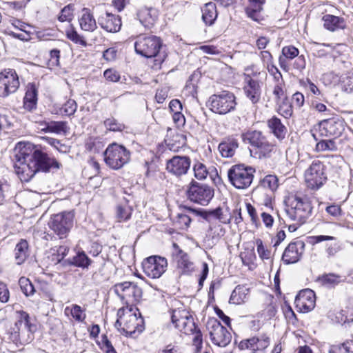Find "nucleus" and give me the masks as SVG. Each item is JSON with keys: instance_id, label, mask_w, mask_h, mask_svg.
<instances>
[{"instance_id": "nucleus-41", "label": "nucleus", "mask_w": 353, "mask_h": 353, "mask_svg": "<svg viewBox=\"0 0 353 353\" xmlns=\"http://www.w3.org/2000/svg\"><path fill=\"white\" fill-rule=\"evenodd\" d=\"M132 209L128 205H117L116 217L119 222L127 221L132 215Z\"/></svg>"}, {"instance_id": "nucleus-51", "label": "nucleus", "mask_w": 353, "mask_h": 353, "mask_svg": "<svg viewBox=\"0 0 353 353\" xmlns=\"http://www.w3.org/2000/svg\"><path fill=\"white\" fill-rule=\"evenodd\" d=\"M67 38L77 44L83 46H86V42L82 37H81L76 30L70 29L66 31Z\"/></svg>"}, {"instance_id": "nucleus-48", "label": "nucleus", "mask_w": 353, "mask_h": 353, "mask_svg": "<svg viewBox=\"0 0 353 353\" xmlns=\"http://www.w3.org/2000/svg\"><path fill=\"white\" fill-rule=\"evenodd\" d=\"M246 210L249 216L250 217L252 224L256 228H258L261 225L260 219L258 216L256 210L254 206H252L250 203H245Z\"/></svg>"}, {"instance_id": "nucleus-17", "label": "nucleus", "mask_w": 353, "mask_h": 353, "mask_svg": "<svg viewBox=\"0 0 353 353\" xmlns=\"http://www.w3.org/2000/svg\"><path fill=\"white\" fill-rule=\"evenodd\" d=\"M299 312L305 313L312 310L316 304V296L313 290L305 289L301 290L294 301Z\"/></svg>"}, {"instance_id": "nucleus-46", "label": "nucleus", "mask_w": 353, "mask_h": 353, "mask_svg": "<svg viewBox=\"0 0 353 353\" xmlns=\"http://www.w3.org/2000/svg\"><path fill=\"white\" fill-rule=\"evenodd\" d=\"M77 109V103L73 99H68L61 108V112L66 116L73 115Z\"/></svg>"}, {"instance_id": "nucleus-32", "label": "nucleus", "mask_w": 353, "mask_h": 353, "mask_svg": "<svg viewBox=\"0 0 353 353\" xmlns=\"http://www.w3.org/2000/svg\"><path fill=\"white\" fill-rule=\"evenodd\" d=\"M267 125L271 132L279 139H283L286 134L287 129L278 117L273 116L267 121Z\"/></svg>"}, {"instance_id": "nucleus-53", "label": "nucleus", "mask_w": 353, "mask_h": 353, "mask_svg": "<svg viewBox=\"0 0 353 353\" xmlns=\"http://www.w3.org/2000/svg\"><path fill=\"white\" fill-rule=\"evenodd\" d=\"M259 74H260L259 69L254 64H252L244 68V80H248L250 78L258 79Z\"/></svg>"}, {"instance_id": "nucleus-23", "label": "nucleus", "mask_w": 353, "mask_h": 353, "mask_svg": "<svg viewBox=\"0 0 353 353\" xmlns=\"http://www.w3.org/2000/svg\"><path fill=\"white\" fill-rule=\"evenodd\" d=\"M247 85L244 86V92L246 97L253 104L259 102L261 99V88L258 79H249L244 80Z\"/></svg>"}, {"instance_id": "nucleus-25", "label": "nucleus", "mask_w": 353, "mask_h": 353, "mask_svg": "<svg viewBox=\"0 0 353 353\" xmlns=\"http://www.w3.org/2000/svg\"><path fill=\"white\" fill-rule=\"evenodd\" d=\"M37 88L34 83H29L27 85V90L23 98V108L32 111L37 108Z\"/></svg>"}, {"instance_id": "nucleus-24", "label": "nucleus", "mask_w": 353, "mask_h": 353, "mask_svg": "<svg viewBox=\"0 0 353 353\" xmlns=\"http://www.w3.org/2000/svg\"><path fill=\"white\" fill-rule=\"evenodd\" d=\"M137 19L146 28H150L157 19L158 12L152 8H142L137 13Z\"/></svg>"}, {"instance_id": "nucleus-34", "label": "nucleus", "mask_w": 353, "mask_h": 353, "mask_svg": "<svg viewBox=\"0 0 353 353\" xmlns=\"http://www.w3.org/2000/svg\"><path fill=\"white\" fill-rule=\"evenodd\" d=\"M201 12L203 22L208 26L212 25L217 17L215 3L212 2L205 3Z\"/></svg>"}, {"instance_id": "nucleus-62", "label": "nucleus", "mask_w": 353, "mask_h": 353, "mask_svg": "<svg viewBox=\"0 0 353 353\" xmlns=\"http://www.w3.org/2000/svg\"><path fill=\"white\" fill-rule=\"evenodd\" d=\"M284 85H275L273 89V94L275 97L276 103L288 98L283 89Z\"/></svg>"}, {"instance_id": "nucleus-42", "label": "nucleus", "mask_w": 353, "mask_h": 353, "mask_svg": "<svg viewBox=\"0 0 353 353\" xmlns=\"http://www.w3.org/2000/svg\"><path fill=\"white\" fill-rule=\"evenodd\" d=\"M19 285L22 292L27 296L33 295L35 289L31 281L26 277H21L19 280Z\"/></svg>"}, {"instance_id": "nucleus-7", "label": "nucleus", "mask_w": 353, "mask_h": 353, "mask_svg": "<svg viewBox=\"0 0 353 353\" xmlns=\"http://www.w3.org/2000/svg\"><path fill=\"white\" fill-rule=\"evenodd\" d=\"M74 214L72 211H65L51 216L50 228L59 237L65 238L73 226Z\"/></svg>"}, {"instance_id": "nucleus-64", "label": "nucleus", "mask_w": 353, "mask_h": 353, "mask_svg": "<svg viewBox=\"0 0 353 353\" xmlns=\"http://www.w3.org/2000/svg\"><path fill=\"white\" fill-rule=\"evenodd\" d=\"M23 34L15 33L8 28L5 30L7 35L11 36L13 38L18 39L21 41H28L30 39V34L27 31H23Z\"/></svg>"}, {"instance_id": "nucleus-40", "label": "nucleus", "mask_w": 353, "mask_h": 353, "mask_svg": "<svg viewBox=\"0 0 353 353\" xmlns=\"http://www.w3.org/2000/svg\"><path fill=\"white\" fill-rule=\"evenodd\" d=\"M276 105L277 112L283 117L288 119L292 115V105L289 101L288 98L276 102Z\"/></svg>"}, {"instance_id": "nucleus-2", "label": "nucleus", "mask_w": 353, "mask_h": 353, "mask_svg": "<svg viewBox=\"0 0 353 353\" xmlns=\"http://www.w3.org/2000/svg\"><path fill=\"white\" fill-rule=\"evenodd\" d=\"M134 45L137 54L146 58L154 57L155 65H160L168 56L161 38L154 35L141 34Z\"/></svg>"}, {"instance_id": "nucleus-31", "label": "nucleus", "mask_w": 353, "mask_h": 353, "mask_svg": "<svg viewBox=\"0 0 353 353\" xmlns=\"http://www.w3.org/2000/svg\"><path fill=\"white\" fill-rule=\"evenodd\" d=\"M41 125H44V128H42V131L45 132L65 134L68 130V123L66 121H42L41 122Z\"/></svg>"}, {"instance_id": "nucleus-3", "label": "nucleus", "mask_w": 353, "mask_h": 353, "mask_svg": "<svg viewBox=\"0 0 353 353\" xmlns=\"http://www.w3.org/2000/svg\"><path fill=\"white\" fill-rule=\"evenodd\" d=\"M313 207L306 196L292 195L287 201L285 212L288 217L298 225H303L311 217Z\"/></svg>"}, {"instance_id": "nucleus-19", "label": "nucleus", "mask_w": 353, "mask_h": 353, "mask_svg": "<svg viewBox=\"0 0 353 353\" xmlns=\"http://www.w3.org/2000/svg\"><path fill=\"white\" fill-rule=\"evenodd\" d=\"M304 249L305 243L301 240L290 243L283 254V261L285 264L298 262L304 252Z\"/></svg>"}, {"instance_id": "nucleus-45", "label": "nucleus", "mask_w": 353, "mask_h": 353, "mask_svg": "<svg viewBox=\"0 0 353 353\" xmlns=\"http://www.w3.org/2000/svg\"><path fill=\"white\" fill-rule=\"evenodd\" d=\"M104 125L107 130L113 132H121L125 126L123 123L119 122L114 118H108L104 121Z\"/></svg>"}, {"instance_id": "nucleus-9", "label": "nucleus", "mask_w": 353, "mask_h": 353, "mask_svg": "<svg viewBox=\"0 0 353 353\" xmlns=\"http://www.w3.org/2000/svg\"><path fill=\"white\" fill-rule=\"evenodd\" d=\"M236 105L234 95L223 91L220 94L212 95L208 100V106L214 113L225 114L232 110Z\"/></svg>"}, {"instance_id": "nucleus-54", "label": "nucleus", "mask_w": 353, "mask_h": 353, "mask_svg": "<svg viewBox=\"0 0 353 353\" xmlns=\"http://www.w3.org/2000/svg\"><path fill=\"white\" fill-rule=\"evenodd\" d=\"M230 303L236 305L243 303L242 288L240 285H237L232 291L230 298Z\"/></svg>"}, {"instance_id": "nucleus-29", "label": "nucleus", "mask_w": 353, "mask_h": 353, "mask_svg": "<svg viewBox=\"0 0 353 353\" xmlns=\"http://www.w3.org/2000/svg\"><path fill=\"white\" fill-rule=\"evenodd\" d=\"M274 150V145L270 143L266 139L257 148H249L250 156L258 159L270 157Z\"/></svg>"}, {"instance_id": "nucleus-59", "label": "nucleus", "mask_w": 353, "mask_h": 353, "mask_svg": "<svg viewBox=\"0 0 353 353\" xmlns=\"http://www.w3.org/2000/svg\"><path fill=\"white\" fill-rule=\"evenodd\" d=\"M228 217L230 218V221L234 220V223L236 225H239L241 222L243 218L241 216V207L240 205L239 200L237 201L236 205L235 207V209L233 210L232 214H228Z\"/></svg>"}, {"instance_id": "nucleus-39", "label": "nucleus", "mask_w": 353, "mask_h": 353, "mask_svg": "<svg viewBox=\"0 0 353 353\" xmlns=\"http://www.w3.org/2000/svg\"><path fill=\"white\" fill-rule=\"evenodd\" d=\"M265 139L259 131H252L244 134V143L248 141L254 148H257Z\"/></svg>"}, {"instance_id": "nucleus-26", "label": "nucleus", "mask_w": 353, "mask_h": 353, "mask_svg": "<svg viewBox=\"0 0 353 353\" xmlns=\"http://www.w3.org/2000/svg\"><path fill=\"white\" fill-rule=\"evenodd\" d=\"M79 22L81 30L93 32L97 28V22L90 9L84 8L81 10Z\"/></svg>"}, {"instance_id": "nucleus-47", "label": "nucleus", "mask_w": 353, "mask_h": 353, "mask_svg": "<svg viewBox=\"0 0 353 353\" xmlns=\"http://www.w3.org/2000/svg\"><path fill=\"white\" fill-rule=\"evenodd\" d=\"M194 176L199 180L205 179L208 174L207 168L204 164L201 162H196L193 167Z\"/></svg>"}, {"instance_id": "nucleus-49", "label": "nucleus", "mask_w": 353, "mask_h": 353, "mask_svg": "<svg viewBox=\"0 0 353 353\" xmlns=\"http://www.w3.org/2000/svg\"><path fill=\"white\" fill-rule=\"evenodd\" d=\"M73 17V6L68 5L65 6L61 11L58 17V19L61 22L70 21Z\"/></svg>"}, {"instance_id": "nucleus-6", "label": "nucleus", "mask_w": 353, "mask_h": 353, "mask_svg": "<svg viewBox=\"0 0 353 353\" xmlns=\"http://www.w3.org/2000/svg\"><path fill=\"white\" fill-rule=\"evenodd\" d=\"M105 163L113 170H119L128 163L130 152L117 143L110 144L103 152Z\"/></svg>"}, {"instance_id": "nucleus-36", "label": "nucleus", "mask_w": 353, "mask_h": 353, "mask_svg": "<svg viewBox=\"0 0 353 353\" xmlns=\"http://www.w3.org/2000/svg\"><path fill=\"white\" fill-rule=\"evenodd\" d=\"M239 145L236 140L232 139L221 142L219 145V150L223 157H231L234 155Z\"/></svg>"}, {"instance_id": "nucleus-57", "label": "nucleus", "mask_w": 353, "mask_h": 353, "mask_svg": "<svg viewBox=\"0 0 353 353\" xmlns=\"http://www.w3.org/2000/svg\"><path fill=\"white\" fill-rule=\"evenodd\" d=\"M282 55L288 59H293L299 55V50L294 46H285L282 49Z\"/></svg>"}, {"instance_id": "nucleus-61", "label": "nucleus", "mask_w": 353, "mask_h": 353, "mask_svg": "<svg viewBox=\"0 0 353 353\" xmlns=\"http://www.w3.org/2000/svg\"><path fill=\"white\" fill-rule=\"evenodd\" d=\"M341 250V246L338 242L327 243L325 245V252L328 257H332Z\"/></svg>"}, {"instance_id": "nucleus-43", "label": "nucleus", "mask_w": 353, "mask_h": 353, "mask_svg": "<svg viewBox=\"0 0 353 353\" xmlns=\"http://www.w3.org/2000/svg\"><path fill=\"white\" fill-rule=\"evenodd\" d=\"M261 185L271 191H275L279 187V180L275 175H267L261 181Z\"/></svg>"}, {"instance_id": "nucleus-60", "label": "nucleus", "mask_w": 353, "mask_h": 353, "mask_svg": "<svg viewBox=\"0 0 353 353\" xmlns=\"http://www.w3.org/2000/svg\"><path fill=\"white\" fill-rule=\"evenodd\" d=\"M190 334H194V337L192 339L193 345L196 347L197 350L201 349L203 345V336L200 329L197 327Z\"/></svg>"}, {"instance_id": "nucleus-55", "label": "nucleus", "mask_w": 353, "mask_h": 353, "mask_svg": "<svg viewBox=\"0 0 353 353\" xmlns=\"http://www.w3.org/2000/svg\"><path fill=\"white\" fill-rule=\"evenodd\" d=\"M72 317L79 322H83L85 319V314L78 305H73L70 309Z\"/></svg>"}, {"instance_id": "nucleus-35", "label": "nucleus", "mask_w": 353, "mask_h": 353, "mask_svg": "<svg viewBox=\"0 0 353 353\" xmlns=\"http://www.w3.org/2000/svg\"><path fill=\"white\" fill-rule=\"evenodd\" d=\"M29 255L28 243L26 240L21 239L14 249V259L17 265L22 264Z\"/></svg>"}, {"instance_id": "nucleus-13", "label": "nucleus", "mask_w": 353, "mask_h": 353, "mask_svg": "<svg viewBox=\"0 0 353 353\" xmlns=\"http://www.w3.org/2000/svg\"><path fill=\"white\" fill-rule=\"evenodd\" d=\"M207 328L209 330L210 339L214 345L225 347L230 342V333L218 320L215 319L208 320Z\"/></svg>"}, {"instance_id": "nucleus-16", "label": "nucleus", "mask_w": 353, "mask_h": 353, "mask_svg": "<svg viewBox=\"0 0 353 353\" xmlns=\"http://www.w3.org/2000/svg\"><path fill=\"white\" fill-rule=\"evenodd\" d=\"M190 159L187 156H174L167 161L166 170L172 175L181 176L190 169Z\"/></svg>"}, {"instance_id": "nucleus-30", "label": "nucleus", "mask_w": 353, "mask_h": 353, "mask_svg": "<svg viewBox=\"0 0 353 353\" xmlns=\"http://www.w3.org/2000/svg\"><path fill=\"white\" fill-rule=\"evenodd\" d=\"M324 27L332 32L343 29L345 27V21L343 17L325 14L323 17Z\"/></svg>"}, {"instance_id": "nucleus-50", "label": "nucleus", "mask_w": 353, "mask_h": 353, "mask_svg": "<svg viewBox=\"0 0 353 353\" xmlns=\"http://www.w3.org/2000/svg\"><path fill=\"white\" fill-rule=\"evenodd\" d=\"M322 282L323 284L337 285L343 281L342 276L338 274L330 273L322 276Z\"/></svg>"}, {"instance_id": "nucleus-56", "label": "nucleus", "mask_w": 353, "mask_h": 353, "mask_svg": "<svg viewBox=\"0 0 353 353\" xmlns=\"http://www.w3.org/2000/svg\"><path fill=\"white\" fill-rule=\"evenodd\" d=\"M255 172V169L251 166L244 167V189L251 185Z\"/></svg>"}, {"instance_id": "nucleus-44", "label": "nucleus", "mask_w": 353, "mask_h": 353, "mask_svg": "<svg viewBox=\"0 0 353 353\" xmlns=\"http://www.w3.org/2000/svg\"><path fill=\"white\" fill-rule=\"evenodd\" d=\"M316 150L317 152L336 151L337 146L334 140H321L316 143Z\"/></svg>"}, {"instance_id": "nucleus-14", "label": "nucleus", "mask_w": 353, "mask_h": 353, "mask_svg": "<svg viewBox=\"0 0 353 353\" xmlns=\"http://www.w3.org/2000/svg\"><path fill=\"white\" fill-rule=\"evenodd\" d=\"M114 293L126 303L139 301L142 296V290L135 283L123 282L114 285Z\"/></svg>"}, {"instance_id": "nucleus-38", "label": "nucleus", "mask_w": 353, "mask_h": 353, "mask_svg": "<svg viewBox=\"0 0 353 353\" xmlns=\"http://www.w3.org/2000/svg\"><path fill=\"white\" fill-rule=\"evenodd\" d=\"M91 262L92 260L87 254L83 251H81L78 252L77 254L72 257L69 263L73 266L85 269L89 267Z\"/></svg>"}, {"instance_id": "nucleus-15", "label": "nucleus", "mask_w": 353, "mask_h": 353, "mask_svg": "<svg viewBox=\"0 0 353 353\" xmlns=\"http://www.w3.org/2000/svg\"><path fill=\"white\" fill-rule=\"evenodd\" d=\"M20 83L19 77L14 69H4L0 72V96L6 97L17 92Z\"/></svg>"}, {"instance_id": "nucleus-52", "label": "nucleus", "mask_w": 353, "mask_h": 353, "mask_svg": "<svg viewBox=\"0 0 353 353\" xmlns=\"http://www.w3.org/2000/svg\"><path fill=\"white\" fill-rule=\"evenodd\" d=\"M198 327L194 323V319L191 315H188V319L183 326V328L181 329L180 332H183L185 334H190L194 332Z\"/></svg>"}, {"instance_id": "nucleus-12", "label": "nucleus", "mask_w": 353, "mask_h": 353, "mask_svg": "<svg viewBox=\"0 0 353 353\" xmlns=\"http://www.w3.org/2000/svg\"><path fill=\"white\" fill-rule=\"evenodd\" d=\"M167 267V259L157 255L146 258L142 263L143 272L152 279L159 278L165 272Z\"/></svg>"}, {"instance_id": "nucleus-63", "label": "nucleus", "mask_w": 353, "mask_h": 353, "mask_svg": "<svg viewBox=\"0 0 353 353\" xmlns=\"http://www.w3.org/2000/svg\"><path fill=\"white\" fill-rule=\"evenodd\" d=\"M103 76L108 81L111 82H117L121 78L119 73L113 69L105 70Z\"/></svg>"}, {"instance_id": "nucleus-28", "label": "nucleus", "mask_w": 353, "mask_h": 353, "mask_svg": "<svg viewBox=\"0 0 353 353\" xmlns=\"http://www.w3.org/2000/svg\"><path fill=\"white\" fill-rule=\"evenodd\" d=\"M230 183L237 189H243V165H232L228 171Z\"/></svg>"}, {"instance_id": "nucleus-11", "label": "nucleus", "mask_w": 353, "mask_h": 353, "mask_svg": "<svg viewBox=\"0 0 353 353\" xmlns=\"http://www.w3.org/2000/svg\"><path fill=\"white\" fill-rule=\"evenodd\" d=\"M190 201L203 205L208 204L214 196V190L205 184L192 181L188 190Z\"/></svg>"}, {"instance_id": "nucleus-8", "label": "nucleus", "mask_w": 353, "mask_h": 353, "mask_svg": "<svg viewBox=\"0 0 353 353\" xmlns=\"http://www.w3.org/2000/svg\"><path fill=\"white\" fill-rule=\"evenodd\" d=\"M305 179L309 188L312 190L321 188L327 179L324 164L319 160L313 161L305 170Z\"/></svg>"}, {"instance_id": "nucleus-58", "label": "nucleus", "mask_w": 353, "mask_h": 353, "mask_svg": "<svg viewBox=\"0 0 353 353\" xmlns=\"http://www.w3.org/2000/svg\"><path fill=\"white\" fill-rule=\"evenodd\" d=\"M101 348L105 353H117L106 335L101 336Z\"/></svg>"}, {"instance_id": "nucleus-1", "label": "nucleus", "mask_w": 353, "mask_h": 353, "mask_svg": "<svg viewBox=\"0 0 353 353\" xmlns=\"http://www.w3.org/2000/svg\"><path fill=\"white\" fill-rule=\"evenodd\" d=\"M14 171L21 181H29L38 172H49L61 164L30 143H18L14 149Z\"/></svg>"}, {"instance_id": "nucleus-20", "label": "nucleus", "mask_w": 353, "mask_h": 353, "mask_svg": "<svg viewBox=\"0 0 353 353\" xmlns=\"http://www.w3.org/2000/svg\"><path fill=\"white\" fill-rule=\"evenodd\" d=\"M343 129V121L340 119H324L319 124V131L321 136H339Z\"/></svg>"}, {"instance_id": "nucleus-33", "label": "nucleus", "mask_w": 353, "mask_h": 353, "mask_svg": "<svg viewBox=\"0 0 353 353\" xmlns=\"http://www.w3.org/2000/svg\"><path fill=\"white\" fill-rule=\"evenodd\" d=\"M250 3L246 8V14L248 17L255 21L261 19V12L265 0H249Z\"/></svg>"}, {"instance_id": "nucleus-18", "label": "nucleus", "mask_w": 353, "mask_h": 353, "mask_svg": "<svg viewBox=\"0 0 353 353\" xmlns=\"http://www.w3.org/2000/svg\"><path fill=\"white\" fill-rule=\"evenodd\" d=\"M172 247V256L174 261L176 263L177 268L183 274H189L192 272L194 270V264L190 261L188 254L181 250L175 243H173Z\"/></svg>"}, {"instance_id": "nucleus-27", "label": "nucleus", "mask_w": 353, "mask_h": 353, "mask_svg": "<svg viewBox=\"0 0 353 353\" xmlns=\"http://www.w3.org/2000/svg\"><path fill=\"white\" fill-rule=\"evenodd\" d=\"M269 344V338L266 336H262L261 339L253 337L246 340L245 343L246 348L250 351V353H264L263 350Z\"/></svg>"}, {"instance_id": "nucleus-5", "label": "nucleus", "mask_w": 353, "mask_h": 353, "mask_svg": "<svg viewBox=\"0 0 353 353\" xmlns=\"http://www.w3.org/2000/svg\"><path fill=\"white\" fill-rule=\"evenodd\" d=\"M29 314L24 311L18 312V319L8 332V339L15 345L29 343L32 332Z\"/></svg>"}, {"instance_id": "nucleus-21", "label": "nucleus", "mask_w": 353, "mask_h": 353, "mask_svg": "<svg viewBox=\"0 0 353 353\" xmlns=\"http://www.w3.org/2000/svg\"><path fill=\"white\" fill-rule=\"evenodd\" d=\"M101 28L108 32H117L121 28V19L119 15L106 12L98 17Z\"/></svg>"}, {"instance_id": "nucleus-10", "label": "nucleus", "mask_w": 353, "mask_h": 353, "mask_svg": "<svg viewBox=\"0 0 353 353\" xmlns=\"http://www.w3.org/2000/svg\"><path fill=\"white\" fill-rule=\"evenodd\" d=\"M143 319L138 317L135 313H132L130 310L117 319L115 326L121 329L125 336H132L137 332L139 333L143 330Z\"/></svg>"}, {"instance_id": "nucleus-22", "label": "nucleus", "mask_w": 353, "mask_h": 353, "mask_svg": "<svg viewBox=\"0 0 353 353\" xmlns=\"http://www.w3.org/2000/svg\"><path fill=\"white\" fill-rule=\"evenodd\" d=\"M199 214L196 210L184 206L181 212L178 213L174 221V225L179 229L186 230L193 219V217Z\"/></svg>"}, {"instance_id": "nucleus-4", "label": "nucleus", "mask_w": 353, "mask_h": 353, "mask_svg": "<svg viewBox=\"0 0 353 353\" xmlns=\"http://www.w3.org/2000/svg\"><path fill=\"white\" fill-rule=\"evenodd\" d=\"M199 215L208 223L209 235L212 238H219L224 235L223 225L230 222L228 213L223 208L218 207L211 210H203Z\"/></svg>"}, {"instance_id": "nucleus-37", "label": "nucleus", "mask_w": 353, "mask_h": 353, "mask_svg": "<svg viewBox=\"0 0 353 353\" xmlns=\"http://www.w3.org/2000/svg\"><path fill=\"white\" fill-rule=\"evenodd\" d=\"M189 314L185 310H174L172 312L171 320L172 324L174 325L175 328L178 329L179 331L188 319Z\"/></svg>"}]
</instances>
